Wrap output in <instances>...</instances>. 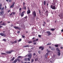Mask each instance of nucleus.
Segmentation results:
<instances>
[{"mask_svg": "<svg viewBox=\"0 0 63 63\" xmlns=\"http://www.w3.org/2000/svg\"><path fill=\"white\" fill-rule=\"evenodd\" d=\"M14 28L15 29H16V30L17 29H18L19 30L20 29V28H19L17 27L14 26Z\"/></svg>", "mask_w": 63, "mask_h": 63, "instance_id": "14", "label": "nucleus"}, {"mask_svg": "<svg viewBox=\"0 0 63 63\" xmlns=\"http://www.w3.org/2000/svg\"><path fill=\"white\" fill-rule=\"evenodd\" d=\"M12 0H8V2H11Z\"/></svg>", "mask_w": 63, "mask_h": 63, "instance_id": "52", "label": "nucleus"}, {"mask_svg": "<svg viewBox=\"0 0 63 63\" xmlns=\"http://www.w3.org/2000/svg\"><path fill=\"white\" fill-rule=\"evenodd\" d=\"M6 25V23L5 22H3L0 25V26H5Z\"/></svg>", "mask_w": 63, "mask_h": 63, "instance_id": "10", "label": "nucleus"}, {"mask_svg": "<svg viewBox=\"0 0 63 63\" xmlns=\"http://www.w3.org/2000/svg\"><path fill=\"white\" fill-rule=\"evenodd\" d=\"M2 6V5L0 3V7L1 6Z\"/></svg>", "mask_w": 63, "mask_h": 63, "instance_id": "64", "label": "nucleus"}, {"mask_svg": "<svg viewBox=\"0 0 63 63\" xmlns=\"http://www.w3.org/2000/svg\"><path fill=\"white\" fill-rule=\"evenodd\" d=\"M22 36L23 38H24L25 37V36L23 35H22Z\"/></svg>", "mask_w": 63, "mask_h": 63, "instance_id": "48", "label": "nucleus"}, {"mask_svg": "<svg viewBox=\"0 0 63 63\" xmlns=\"http://www.w3.org/2000/svg\"><path fill=\"white\" fill-rule=\"evenodd\" d=\"M53 5H56V3L55 2L54 0H53V3L52 4Z\"/></svg>", "mask_w": 63, "mask_h": 63, "instance_id": "18", "label": "nucleus"}, {"mask_svg": "<svg viewBox=\"0 0 63 63\" xmlns=\"http://www.w3.org/2000/svg\"><path fill=\"white\" fill-rule=\"evenodd\" d=\"M39 49H41V50H43L44 49V47H42L41 46L39 48Z\"/></svg>", "mask_w": 63, "mask_h": 63, "instance_id": "9", "label": "nucleus"}, {"mask_svg": "<svg viewBox=\"0 0 63 63\" xmlns=\"http://www.w3.org/2000/svg\"><path fill=\"white\" fill-rule=\"evenodd\" d=\"M21 10H22V8H20L19 10V11H21Z\"/></svg>", "mask_w": 63, "mask_h": 63, "instance_id": "51", "label": "nucleus"}, {"mask_svg": "<svg viewBox=\"0 0 63 63\" xmlns=\"http://www.w3.org/2000/svg\"><path fill=\"white\" fill-rule=\"evenodd\" d=\"M4 34H5L3 33H0V35L1 36H4Z\"/></svg>", "mask_w": 63, "mask_h": 63, "instance_id": "15", "label": "nucleus"}, {"mask_svg": "<svg viewBox=\"0 0 63 63\" xmlns=\"http://www.w3.org/2000/svg\"><path fill=\"white\" fill-rule=\"evenodd\" d=\"M24 63H31L30 62H25Z\"/></svg>", "mask_w": 63, "mask_h": 63, "instance_id": "50", "label": "nucleus"}, {"mask_svg": "<svg viewBox=\"0 0 63 63\" xmlns=\"http://www.w3.org/2000/svg\"><path fill=\"white\" fill-rule=\"evenodd\" d=\"M4 7H2V9H1V11H3V12H4V11H4L3 9H4Z\"/></svg>", "mask_w": 63, "mask_h": 63, "instance_id": "28", "label": "nucleus"}, {"mask_svg": "<svg viewBox=\"0 0 63 63\" xmlns=\"http://www.w3.org/2000/svg\"><path fill=\"white\" fill-rule=\"evenodd\" d=\"M22 40V39H19L18 40V42H20V41H21Z\"/></svg>", "mask_w": 63, "mask_h": 63, "instance_id": "33", "label": "nucleus"}, {"mask_svg": "<svg viewBox=\"0 0 63 63\" xmlns=\"http://www.w3.org/2000/svg\"><path fill=\"white\" fill-rule=\"evenodd\" d=\"M15 59V57H13V58L11 59V60H10V61H13Z\"/></svg>", "mask_w": 63, "mask_h": 63, "instance_id": "16", "label": "nucleus"}, {"mask_svg": "<svg viewBox=\"0 0 63 63\" xmlns=\"http://www.w3.org/2000/svg\"><path fill=\"white\" fill-rule=\"evenodd\" d=\"M17 43V41H14V43Z\"/></svg>", "mask_w": 63, "mask_h": 63, "instance_id": "45", "label": "nucleus"}, {"mask_svg": "<svg viewBox=\"0 0 63 63\" xmlns=\"http://www.w3.org/2000/svg\"><path fill=\"white\" fill-rule=\"evenodd\" d=\"M33 15L34 16V17H35L36 15V11H34L33 12Z\"/></svg>", "mask_w": 63, "mask_h": 63, "instance_id": "4", "label": "nucleus"}, {"mask_svg": "<svg viewBox=\"0 0 63 63\" xmlns=\"http://www.w3.org/2000/svg\"><path fill=\"white\" fill-rule=\"evenodd\" d=\"M46 33L48 34L47 36H49L51 35V33L49 31H47Z\"/></svg>", "mask_w": 63, "mask_h": 63, "instance_id": "1", "label": "nucleus"}, {"mask_svg": "<svg viewBox=\"0 0 63 63\" xmlns=\"http://www.w3.org/2000/svg\"><path fill=\"white\" fill-rule=\"evenodd\" d=\"M55 30V29H51V30L52 31H53Z\"/></svg>", "mask_w": 63, "mask_h": 63, "instance_id": "24", "label": "nucleus"}, {"mask_svg": "<svg viewBox=\"0 0 63 63\" xmlns=\"http://www.w3.org/2000/svg\"><path fill=\"white\" fill-rule=\"evenodd\" d=\"M48 56V53H47L45 55V57H47V56Z\"/></svg>", "mask_w": 63, "mask_h": 63, "instance_id": "19", "label": "nucleus"}, {"mask_svg": "<svg viewBox=\"0 0 63 63\" xmlns=\"http://www.w3.org/2000/svg\"><path fill=\"white\" fill-rule=\"evenodd\" d=\"M17 61V60L16 59H15V60L14 61V63H16Z\"/></svg>", "mask_w": 63, "mask_h": 63, "instance_id": "21", "label": "nucleus"}, {"mask_svg": "<svg viewBox=\"0 0 63 63\" xmlns=\"http://www.w3.org/2000/svg\"><path fill=\"white\" fill-rule=\"evenodd\" d=\"M46 2L45 1H44V5H46Z\"/></svg>", "mask_w": 63, "mask_h": 63, "instance_id": "25", "label": "nucleus"}, {"mask_svg": "<svg viewBox=\"0 0 63 63\" xmlns=\"http://www.w3.org/2000/svg\"><path fill=\"white\" fill-rule=\"evenodd\" d=\"M50 8L51 9H52L53 10H55L56 9V7L55 6H53V5H51L50 6Z\"/></svg>", "mask_w": 63, "mask_h": 63, "instance_id": "2", "label": "nucleus"}, {"mask_svg": "<svg viewBox=\"0 0 63 63\" xmlns=\"http://www.w3.org/2000/svg\"><path fill=\"white\" fill-rule=\"evenodd\" d=\"M52 50H54V48H53L52 49Z\"/></svg>", "mask_w": 63, "mask_h": 63, "instance_id": "49", "label": "nucleus"}, {"mask_svg": "<svg viewBox=\"0 0 63 63\" xmlns=\"http://www.w3.org/2000/svg\"><path fill=\"white\" fill-rule=\"evenodd\" d=\"M3 21H1L0 22V26L1 24H2V22Z\"/></svg>", "mask_w": 63, "mask_h": 63, "instance_id": "37", "label": "nucleus"}, {"mask_svg": "<svg viewBox=\"0 0 63 63\" xmlns=\"http://www.w3.org/2000/svg\"><path fill=\"white\" fill-rule=\"evenodd\" d=\"M56 50L57 51H58V52H60V49L58 48H57Z\"/></svg>", "mask_w": 63, "mask_h": 63, "instance_id": "23", "label": "nucleus"}, {"mask_svg": "<svg viewBox=\"0 0 63 63\" xmlns=\"http://www.w3.org/2000/svg\"><path fill=\"white\" fill-rule=\"evenodd\" d=\"M37 60V59H35V61H36Z\"/></svg>", "mask_w": 63, "mask_h": 63, "instance_id": "62", "label": "nucleus"}, {"mask_svg": "<svg viewBox=\"0 0 63 63\" xmlns=\"http://www.w3.org/2000/svg\"><path fill=\"white\" fill-rule=\"evenodd\" d=\"M3 28V27L2 26H0V28Z\"/></svg>", "mask_w": 63, "mask_h": 63, "instance_id": "63", "label": "nucleus"}, {"mask_svg": "<svg viewBox=\"0 0 63 63\" xmlns=\"http://www.w3.org/2000/svg\"><path fill=\"white\" fill-rule=\"evenodd\" d=\"M50 52H51V51H47V53H48H48H49Z\"/></svg>", "mask_w": 63, "mask_h": 63, "instance_id": "42", "label": "nucleus"}, {"mask_svg": "<svg viewBox=\"0 0 63 63\" xmlns=\"http://www.w3.org/2000/svg\"><path fill=\"white\" fill-rule=\"evenodd\" d=\"M12 14H13V15H15L16 14V13L15 12H12Z\"/></svg>", "mask_w": 63, "mask_h": 63, "instance_id": "41", "label": "nucleus"}, {"mask_svg": "<svg viewBox=\"0 0 63 63\" xmlns=\"http://www.w3.org/2000/svg\"><path fill=\"white\" fill-rule=\"evenodd\" d=\"M38 40V39H36V40H35L36 41H37Z\"/></svg>", "mask_w": 63, "mask_h": 63, "instance_id": "54", "label": "nucleus"}, {"mask_svg": "<svg viewBox=\"0 0 63 63\" xmlns=\"http://www.w3.org/2000/svg\"><path fill=\"white\" fill-rule=\"evenodd\" d=\"M34 59H32L31 60V63H33L34 62Z\"/></svg>", "mask_w": 63, "mask_h": 63, "instance_id": "26", "label": "nucleus"}, {"mask_svg": "<svg viewBox=\"0 0 63 63\" xmlns=\"http://www.w3.org/2000/svg\"><path fill=\"white\" fill-rule=\"evenodd\" d=\"M33 42H35V41H36V40H33Z\"/></svg>", "mask_w": 63, "mask_h": 63, "instance_id": "57", "label": "nucleus"}, {"mask_svg": "<svg viewBox=\"0 0 63 63\" xmlns=\"http://www.w3.org/2000/svg\"><path fill=\"white\" fill-rule=\"evenodd\" d=\"M32 43V41H30L28 42V43Z\"/></svg>", "mask_w": 63, "mask_h": 63, "instance_id": "32", "label": "nucleus"}, {"mask_svg": "<svg viewBox=\"0 0 63 63\" xmlns=\"http://www.w3.org/2000/svg\"><path fill=\"white\" fill-rule=\"evenodd\" d=\"M50 62L51 63H52L53 62V60L52 59L50 61Z\"/></svg>", "mask_w": 63, "mask_h": 63, "instance_id": "36", "label": "nucleus"}, {"mask_svg": "<svg viewBox=\"0 0 63 63\" xmlns=\"http://www.w3.org/2000/svg\"><path fill=\"white\" fill-rule=\"evenodd\" d=\"M38 53L39 54H40L41 53V51H38Z\"/></svg>", "mask_w": 63, "mask_h": 63, "instance_id": "34", "label": "nucleus"}, {"mask_svg": "<svg viewBox=\"0 0 63 63\" xmlns=\"http://www.w3.org/2000/svg\"><path fill=\"white\" fill-rule=\"evenodd\" d=\"M12 4H12L11 6H10V8H13L14 5L15 4V2H12Z\"/></svg>", "mask_w": 63, "mask_h": 63, "instance_id": "12", "label": "nucleus"}, {"mask_svg": "<svg viewBox=\"0 0 63 63\" xmlns=\"http://www.w3.org/2000/svg\"><path fill=\"white\" fill-rule=\"evenodd\" d=\"M24 18L25 19H27V16H26L24 17Z\"/></svg>", "mask_w": 63, "mask_h": 63, "instance_id": "38", "label": "nucleus"}, {"mask_svg": "<svg viewBox=\"0 0 63 63\" xmlns=\"http://www.w3.org/2000/svg\"><path fill=\"white\" fill-rule=\"evenodd\" d=\"M25 25H23V28H25Z\"/></svg>", "mask_w": 63, "mask_h": 63, "instance_id": "56", "label": "nucleus"}, {"mask_svg": "<svg viewBox=\"0 0 63 63\" xmlns=\"http://www.w3.org/2000/svg\"><path fill=\"white\" fill-rule=\"evenodd\" d=\"M25 11H23L21 13V17H23L24 16V13H25Z\"/></svg>", "mask_w": 63, "mask_h": 63, "instance_id": "6", "label": "nucleus"}, {"mask_svg": "<svg viewBox=\"0 0 63 63\" xmlns=\"http://www.w3.org/2000/svg\"><path fill=\"white\" fill-rule=\"evenodd\" d=\"M17 60L18 62H20V60L19 59H18Z\"/></svg>", "mask_w": 63, "mask_h": 63, "instance_id": "43", "label": "nucleus"}, {"mask_svg": "<svg viewBox=\"0 0 63 63\" xmlns=\"http://www.w3.org/2000/svg\"><path fill=\"white\" fill-rule=\"evenodd\" d=\"M3 41L4 42L6 41V40L5 39H3Z\"/></svg>", "mask_w": 63, "mask_h": 63, "instance_id": "31", "label": "nucleus"}, {"mask_svg": "<svg viewBox=\"0 0 63 63\" xmlns=\"http://www.w3.org/2000/svg\"><path fill=\"white\" fill-rule=\"evenodd\" d=\"M12 52V51H7L5 52L7 53V54H11Z\"/></svg>", "mask_w": 63, "mask_h": 63, "instance_id": "7", "label": "nucleus"}, {"mask_svg": "<svg viewBox=\"0 0 63 63\" xmlns=\"http://www.w3.org/2000/svg\"><path fill=\"white\" fill-rule=\"evenodd\" d=\"M46 24V22H44V23L43 24V27L45 26V25Z\"/></svg>", "mask_w": 63, "mask_h": 63, "instance_id": "20", "label": "nucleus"}, {"mask_svg": "<svg viewBox=\"0 0 63 63\" xmlns=\"http://www.w3.org/2000/svg\"><path fill=\"white\" fill-rule=\"evenodd\" d=\"M61 51H58V55L59 56H60L61 55V54L60 53Z\"/></svg>", "mask_w": 63, "mask_h": 63, "instance_id": "17", "label": "nucleus"}, {"mask_svg": "<svg viewBox=\"0 0 63 63\" xmlns=\"http://www.w3.org/2000/svg\"><path fill=\"white\" fill-rule=\"evenodd\" d=\"M36 55V54L35 53H34L33 54V55L34 56H35V55Z\"/></svg>", "mask_w": 63, "mask_h": 63, "instance_id": "59", "label": "nucleus"}, {"mask_svg": "<svg viewBox=\"0 0 63 63\" xmlns=\"http://www.w3.org/2000/svg\"><path fill=\"white\" fill-rule=\"evenodd\" d=\"M45 14L47 16L48 15V13H47L46 12H45Z\"/></svg>", "mask_w": 63, "mask_h": 63, "instance_id": "47", "label": "nucleus"}, {"mask_svg": "<svg viewBox=\"0 0 63 63\" xmlns=\"http://www.w3.org/2000/svg\"><path fill=\"white\" fill-rule=\"evenodd\" d=\"M13 26V24L11 25V27H12Z\"/></svg>", "mask_w": 63, "mask_h": 63, "instance_id": "60", "label": "nucleus"}, {"mask_svg": "<svg viewBox=\"0 0 63 63\" xmlns=\"http://www.w3.org/2000/svg\"><path fill=\"white\" fill-rule=\"evenodd\" d=\"M55 47H59L58 45H55Z\"/></svg>", "mask_w": 63, "mask_h": 63, "instance_id": "30", "label": "nucleus"}, {"mask_svg": "<svg viewBox=\"0 0 63 63\" xmlns=\"http://www.w3.org/2000/svg\"><path fill=\"white\" fill-rule=\"evenodd\" d=\"M10 10H8V11H7V12H8V13H9V12H10Z\"/></svg>", "mask_w": 63, "mask_h": 63, "instance_id": "46", "label": "nucleus"}, {"mask_svg": "<svg viewBox=\"0 0 63 63\" xmlns=\"http://www.w3.org/2000/svg\"><path fill=\"white\" fill-rule=\"evenodd\" d=\"M52 44L51 43H48L47 44V46L48 45H51Z\"/></svg>", "mask_w": 63, "mask_h": 63, "instance_id": "22", "label": "nucleus"}, {"mask_svg": "<svg viewBox=\"0 0 63 63\" xmlns=\"http://www.w3.org/2000/svg\"><path fill=\"white\" fill-rule=\"evenodd\" d=\"M36 43H33V44L34 45H36Z\"/></svg>", "mask_w": 63, "mask_h": 63, "instance_id": "53", "label": "nucleus"}, {"mask_svg": "<svg viewBox=\"0 0 63 63\" xmlns=\"http://www.w3.org/2000/svg\"><path fill=\"white\" fill-rule=\"evenodd\" d=\"M30 54L27 55V56L30 58H31L32 57V55L31 53H29Z\"/></svg>", "mask_w": 63, "mask_h": 63, "instance_id": "8", "label": "nucleus"}, {"mask_svg": "<svg viewBox=\"0 0 63 63\" xmlns=\"http://www.w3.org/2000/svg\"><path fill=\"white\" fill-rule=\"evenodd\" d=\"M11 43L12 44H15V43H14V41H11Z\"/></svg>", "mask_w": 63, "mask_h": 63, "instance_id": "27", "label": "nucleus"}, {"mask_svg": "<svg viewBox=\"0 0 63 63\" xmlns=\"http://www.w3.org/2000/svg\"><path fill=\"white\" fill-rule=\"evenodd\" d=\"M22 56H18V58H22Z\"/></svg>", "mask_w": 63, "mask_h": 63, "instance_id": "39", "label": "nucleus"}, {"mask_svg": "<svg viewBox=\"0 0 63 63\" xmlns=\"http://www.w3.org/2000/svg\"><path fill=\"white\" fill-rule=\"evenodd\" d=\"M38 36L40 38L41 37V35H38Z\"/></svg>", "mask_w": 63, "mask_h": 63, "instance_id": "40", "label": "nucleus"}, {"mask_svg": "<svg viewBox=\"0 0 63 63\" xmlns=\"http://www.w3.org/2000/svg\"><path fill=\"white\" fill-rule=\"evenodd\" d=\"M6 53H1V55H6Z\"/></svg>", "mask_w": 63, "mask_h": 63, "instance_id": "29", "label": "nucleus"}, {"mask_svg": "<svg viewBox=\"0 0 63 63\" xmlns=\"http://www.w3.org/2000/svg\"><path fill=\"white\" fill-rule=\"evenodd\" d=\"M61 49H62L63 48V47H61V48H60Z\"/></svg>", "mask_w": 63, "mask_h": 63, "instance_id": "55", "label": "nucleus"}, {"mask_svg": "<svg viewBox=\"0 0 63 63\" xmlns=\"http://www.w3.org/2000/svg\"><path fill=\"white\" fill-rule=\"evenodd\" d=\"M23 6L24 9H25V10H26V7L24 6Z\"/></svg>", "mask_w": 63, "mask_h": 63, "instance_id": "35", "label": "nucleus"}, {"mask_svg": "<svg viewBox=\"0 0 63 63\" xmlns=\"http://www.w3.org/2000/svg\"><path fill=\"white\" fill-rule=\"evenodd\" d=\"M25 3L24 2H23V6H25Z\"/></svg>", "mask_w": 63, "mask_h": 63, "instance_id": "44", "label": "nucleus"}, {"mask_svg": "<svg viewBox=\"0 0 63 63\" xmlns=\"http://www.w3.org/2000/svg\"><path fill=\"white\" fill-rule=\"evenodd\" d=\"M31 13V11L29 9H28L27 11V13L28 14H30Z\"/></svg>", "mask_w": 63, "mask_h": 63, "instance_id": "13", "label": "nucleus"}, {"mask_svg": "<svg viewBox=\"0 0 63 63\" xmlns=\"http://www.w3.org/2000/svg\"><path fill=\"white\" fill-rule=\"evenodd\" d=\"M24 61H30V58H26L25 59H24Z\"/></svg>", "mask_w": 63, "mask_h": 63, "instance_id": "3", "label": "nucleus"}, {"mask_svg": "<svg viewBox=\"0 0 63 63\" xmlns=\"http://www.w3.org/2000/svg\"><path fill=\"white\" fill-rule=\"evenodd\" d=\"M20 33V32L19 31H18L17 32V33Z\"/></svg>", "mask_w": 63, "mask_h": 63, "instance_id": "58", "label": "nucleus"}, {"mask_svg": "<svg viewBox=\"0 0 63 63\" xmlns=\"http://www.w3.org/2000/svg\"><path fill=\"white\" fill-rule=\"evenodd\" d=\"M31 47L30 46H29V45H25L24 46H23V47L26 48L27 47Z\"/></svg>", "mask_w": 63, "mask_h": 63, "instance_id": "11", "label": "nucleus"}, {"mask_svg": "<svg viewBox=\"0 0 63 63\" xmlns=\"http://www.w3.org/2000/svg\"><path fill=\"white\" fill-rule=\"evenodd\" d=\"M4 13V11H1L0 12V16H2Z\"/></svg>", "mask_w": 63, "mask_h": 63, "instance_id": "5", "label": "nucleus"}, {"mask_svg": "<svg viewBox=\"0 0 63 63\" xmlns=\"http://www.w3.org/2000/svg\"><path fill=\"white\" fill-rule=\"evenodd\" d=\"M12 14H13L12 13H11L10 14V16H11L12 15Z\"/></svg>", "mask_w": 63, "mask_h": 63, "instance_id": "61", "label": "nucleus"}]
</instances>
